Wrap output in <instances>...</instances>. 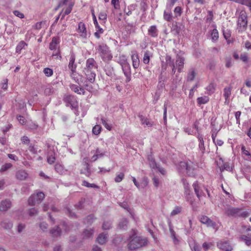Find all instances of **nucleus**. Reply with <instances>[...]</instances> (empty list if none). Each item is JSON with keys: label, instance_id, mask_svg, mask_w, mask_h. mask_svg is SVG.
<instances>
[{"label": "nucleus", "instance_id": "nucleus-1", "mask_svg": "<svg viewBox=\"0 0 251 251\" xmlns=\"http://www.w3.org/2000/svg\"><path fill=\"white\" fill-rule=\"evenodd\" d=\"M98 68V64L96 61L93 58H88L84 68L83 72L87 79L91 83H93L95 79V71Z\"/></svg>", "mask_w": 251, "mask_h": 251}, {"label": "nucleus", "instance_id": "nucleus-2", "mask_svg": "<svg viewBox=\"0 0 251 251\" xmlns=\"http://www.w3.org/2000/svg\"><path fill=\"white\" fill-rule=\"evenodd\" d=\"M130 241L128 244V248L130 250H135L145 246L148 243L146 238L136 235L134 231L132 235L129 236Z\"/></svg>", "mask_w": 251, "mask_h": 251}, {"label": "nucleus", "instance_id": "nucleus-3", "mask_svg": "<svg viewBox=\"0 0 251 251\" xmlns=\"http://www.w3.org/2000/svg\"><path fill=\"white\" fill-rule=\"evenodd\" d=\"M198 168L197 164L191 161L180 162L178 166V170L181 173L186 171V174L189 176H195L197 173Z\"/></svg>", "mask_w": 251, "mask_h": 251}, {"label": "nucleus", "instance_id": "nucleus-4", "mask_svg": "<svg viewBox=\"0 0 251 251\" xmlns=\"http://www.w3.org/2000/svg\"><path fill=\"white\" fill-rule=\"evenodd\" d=\"M225 213L228 217H244L249 216V213L246 211H243L240 208H234L230 206H227L225 208Z\"/></svg>", "mask_w": 251, "mask_h": 251}, {"label": "nucleus", "instance_id": "nucleus-5", "mask_svg": "<svg viewBox=\"0 0 251 251\" xmlns=\"http://www.w3.org/2000/svg\"><path fill=\"white\" fill-rule=\"evenodd\" d=\"M96 50L103 61L107 62L112 59L113 56L109 48L106 44L100 43L96 47Z\"/></svg>", "mask_w": 251, "mask_h": 251}, {"label": "nucleus", "instance_id": "nucleus-6", "mask_svg": "<svg viewBox=\"0 0 251 251\" xmlns=\"http://www.w3.org/2000/svg\"><path fill=\"white\" fill-rule=\"evenodd\" d=\"M63 5L67 6V7L64 10V9H63L62 10V17H61V19L62 20L64 18L66 15L69 14L72 10V8L74 5V2L72 0H63L59 3V6H62Z\"/></svg>", "mask_w": 251, "mask_h": 251}, {"label": "nucleus", "instance_id": "nucleus-7", "mask_svg": "<svg viewBox=\"0 0 251 251\" xmlns=\"http://www.w3.org/2000/svg\"><path fill=\"white\" fill-rule=\"evenodd\" d=\"M247 16L245 11H242L240 13L238 20V25L239 31H244L247 25Z\"/></svg>", "mask_w": 251, "mask_h": 251}, {"label": "nucleus", "instance_id": "nucleus-8", "mask_svg": "<svg viewBox=\"0 0 251 251\" xmlns=\"http://www.w3.org/2000/svg\"><path fill=\"white\" fill-rule=\"evenodd\" d=\"M60 40L58 37H54L52 38L51 42L50 44L49 48L52 50H54L52 56L57 55L59 52L58 44Z\"/></svg>", "mask_w": 251, "mask_h": 251}, {"label": "nucleus", "instance_id": "nucleus-9", "mask_svg": "<svg viewBox=\"0 0 251 251\" xmlns=\"http://www.w3.org/2000/svg\"><path fill=\"white\" fill-rule=\"evenodd\" d=\"M44 198L45 194L43 192L35 191L34 195H32V205L41 203Z\"/></svg>", "mask_w": 251, "mask_h": 251}, {"label": "nucleus", "instance_id": "nucleus-10", "mask_svg": "<svg viewBox=\"0 0 251 251\" xmlns=\"http://www.w3.org/2000/svg\"><path fill=\"white\" fill-rule=\"evenodd\" d=\"M77 31L80 38L86 39L87 37V31L86 26L83 22H79L77 29Z\"/></svg>", "mask_w": 251, "mask_h": 251}, {"label": "nucleus", "instance_id": "nucleus-11", "mask_svg": "<svg viewBox=\"0 0 251 251\" xmlns=\"http://www.w3.org/2000/svg\"><path fill=\"white\" fill-rule=\"evenodd\" d=\"M184 60L185 59L183 57L179 55H176V63L175 64L179 73L181 72L184 67Z\"/></svg>", "mask_w": 251, "mask_h": 251}, {"label": "nucleus", "instance_id": "nucleus-12", "mask_svg": "<svg viewBox=\"0 0 251 251\" xmlns=\"http://www.w3.org/2000/svg\"><path fill=\"white\" fill-rule=\"evenodd\" d=\"M218 248L224 251H231L232 250V246L227 241H219L217 243Z\"/></svg>", "mask_w": 251, "mask_h": 251}, {"label": "nucleus", "instance_id": "nucleus-13", "mask_svg": "<svg viewBox=\"0 0 251 251\" xmlns=\"http://www.w3.org/2000/svg\"><path fill=\"white\" fill-rule=\"evenodd\" d=\"M70 76L71 78L75 81V82L79 85H80L83 82V76L82 75H79L76 72L71 71L70 73Z\"/></svg>", "mask_w": 251, "mask_h": 251}, {"label": "nucleus", "instance_id": "nucleus-14", "mask_svg": "<svg viewBox=\"0 0 251 251\" xmlns=\"http://www.w3.org/2000/svg\"><path fill=\"white\" fill-rule=\"evenodd\" d=\"M124 58L121 60V66L125 75H128L130 73V66L129 64L127 62V59L123 56Z\"/></svg>", "mask_w": 251, "mask_h": 251}, {"label": "nucleus", "instance_id": "nucleus-15", "mask_svg": "<svg viewBox=\"0 0 251 251\" xmlns=\"http://www.w3.org/2000/svg\"><path fill=\"white\" fill-rule=\"evenodd\" d=\"M193 187L198 198L200 199L201 197L204 195V193L202 190V187L198 183V181H196L193 184Z\"/></svg>", "mask_w": 251, "mask_h": 251}, {"label": "nucleus", "instance_id": "nucleus-16", "mask_svg": "<svg viewBox=\"0 0 251 251\" xmlns=\"http://www.w3.org/2000/svg\"><path fill=\"white\" fill-rule=\"evenodd\" d=\"M182 181H183V186L185 190V194L186 195V198L188 201H190V202H192L191 200H190L189 199L191 198V191L190 190V185L188 182V181L184 179H182Z\"/></svg>", "mask_w": 251, "mask_h": 251}, {"label": "nucleus", "instance_id": "nucleus-17", "mask_svg": "<svg viewBox=\"0 0 251 251\" xmlns=\"http://www.w3.org/2000/svg\"><path fill=\"white\" fill-rule=\"evenodd\" d=\"M11 202L10 201L5 200L0 203V210L1 211H6L10 208Z\"/></svg>", "mask_w": 251, "mask_h": 251}, {"label": "nucleus", "instance_id": "nucleus-18", "mask_svg": "<svg viewBox=\"0 0 251 251\" xmlns=\"http://www.w3.org/2000/svg\"><path fill=\"white\" fill-rule=\"evenodd\" d=\"M131 59L132 61V66L134 69H137L140 65V60L138 55L136 52H134L131 55Z\"/></svg>", "mask_w": 251, "mask_h": 251}, {"label": "nucleus", "instance_id": "nucleus-19", "mask_svg": "<svg viewBox=\"0 0 251 251\" xmlns=\"http://www.w3.org/2000/svg\"><path fill=\"white\" fill-rule=\"evenodd\" d=\"M75 55L74 54H71L69 59V63L68 65V67L71 70V72L76 70L77 66L76 64L75 63Z\"/></svg>", "mask_w": 251, "mask_h": 251}, {"label": "nucleus", "instance_id": "nucleus-20", "mask_svg": "<svg viewBox=\"0 0 251 251\" xmlns=\"http://www.w3.org/2000/svg\"><path fill=\"white\" fill-rule=\"evenodd\" d=\"M27 174L25 171L21 170L18 171L16 173V177L20 180H24L27 177Z\"/></svg>", "mask_w": 251, "mask_h": 251}, {"label": "nucleus", "instance_id": "nucleus-21", "mask_svg": "<svg viewBox=\"0 0 251 251\" xmlns=\"http://www.w3.org/2000/svg\"><path fill=\"white\" fill-rule=\"evenodd\" d=\"M108 240V235L106 233H102L99 235L97 238V242L100 245L105 244Z\"/></svg>", "mask_w": 251, "mask_h": 251}, {"label": "nucleus", "instance_id": "nucleus-22", "mask_svg": "<svg viewBox=\"0 0 251 251\" xmlns=\"http://www.w3.org/2000/svg\"><path fill=\"white\" fill-rule=\"evenodd\" d=\"M242 155L244 159L251 162V153L249 150H247L245 147L242 146L241 148Z\"/></svg>", "mask_w": 251, "mask_h": 251}, {"label": "nucleus", "instance_id": "nucleus-23", "mask_svg": "<svg viewBox=\"0 0 251 251\" xmlns=\"http://www.w3.org/2000/svg\"><path fill=\"white\" fill-rule=\"evenodd\" d=\"M70 89L74 91V92L78 94H82L84 95L85 92L84 91V89L82 88L79 87L77 85L74 84H71L70 85Z\"/></svg>", "mask_w": 251, "mask_h": 251}, {"label": "nucleus", "instance_id": "nucleus-24", "mask_svg": "<svg viewBox=\"0 0 251 251\" xmlns=\"http://www.w3.org/2000/svg\"><path fill=\"white\" fill-rule=\"evenodd\" d=\"M148 34L152 37L155 38L158 36V30L156 25H151L148 29Z\"/></svg>", "mask_w": 251, "mask_h": 251}, {"label": "nucleus", "instance_id": "nucleus-25", "mask_svg": "<svg viewBox=\"0 0 251 251\" xmlns=\"http://www.w3.org/2000/svg\"><path fill=\"white\" fill-rule=\"evenodd\" d=\"M50 233L53 237H58L61 235V229L57 226L50 230Z\"/></svg>", "mask_w": 251, "mask_h": 251}, {"label": "nucleus", "instance_id": "nucleus-26", "mask_svg": "<svg viewBox=\"0 0 251 251\" xmlns=\"http://www.w3.org/2000/svg\"><path fill=\"white\" fill-rule=\"evenodd\" d=\"M139 117L142 125H145L148 127H151L153 125V122L145 118L144 116L141 115Z\"/></svg>", "mask_w": 251, "mask_h": 251}, {"label": "nucleus", "instance_id": "nucleus-27", "mask_svg": "<svg viewBox=\"0 0 251 251\" xmlns=\"http://www.w3.org/2000/svg\"><path fill=\"white\" fill-rule=\"evenodd\" d=\"M55 171L59 174L63 175L66 173L67 170L60 164H56L54 166Z\"/></svg>", "mask_w": 251, "mask_h": 251}, {"label": "nucleus", "instance_id": "nucleus-28", "mask_svg": "<svg viewBox=\"0 0 251 251\" xmlns=\"http://www.w3.org/2000/svg\"><path fill=\"white\" fill-rule=\"evenodd\" d=\"M93 234L94 230L93 229H85L83 233V238L88 239L91 238L93 237Z\"/></svg>", "mask_w": 251, "mask_h": 251}, {"label": "nucleus", "instance_id": "nucleus-29", "mask_svg": "<svg viewBox=\"0 0 251 251\" xmlns=\"http://www.w3.org/2000/svg\"><path fill=\"white\" fill-rule=\"evenodd\" d=\"M215 84L214 82H211L206 87V90L207 94L208 95H211L215 92Z\"/></svg>", "mask_w": 251, "mask_h": 251}, {"label": "nucleus", "instance_id": "nucleus-30", "mask_svg": "<svg viewBox=\"0 0 251 251\" xmlns=\"http://www.w3.org/2000/svg\"><path fill=\"white\" fill-rule=\"evenodd\" d=\"M197 74L194 69H190L187 75V80L192 81L194 79Z\"/></svg>", "mask_w": 251, "mask_h": 251}, {"label": "nucleus", "instance_id": "nucleus-31", "mask_svg": "<svg viewBox=\"0 0 251 251\" xmlns=\"http://www.w3.org/2000/svg\"><path fill=\"white\" fill-rule=\"evenodd\" d=\"M198 140L199 141V148L201 152L203 153L205 151V147L204 146V141L203 139V137L201 135H199L198 136Z\"/></svg>", "mask_w": 251, "mask_h": 251}, {"label": "nucleus", "instance_id": "nucleus-32", "mask_svg": "<svg viewBox=\"0 0 251 251\" xmlns=\"http://www.w3.org/2000/svg\"><path fill=\"white\" fill-rule=\"evenodd\" d=\"M209 100V98L207 96H203L199 97L197 99V102L199 104L201 105L202 104H205L207 103Z\"/></svg>", "mask_w": 251, "mask_h": 251}, {"label": "nucleus", "instance_id": "nucleus-33", "mask_svg": "<svg viewBox=\"0 0 251 251\" xmlns=\"http://www.w3.org/2000/svg\"><path fill=\"white\" fill-rule=\"evenodd\" d=\"M231 88L230 87H225L224 89V95L226 100H227L231 95Z\"/></svg>", "mask_w": 251, "mask_h": 251}, {"label": "nucleus", "instance_id": "nucleus-34", "mask_svg": "<svg viewBox=\"0 0 251 251\" xmlns=\"http://www.w3.org/2000/svg\"><path fill=\"white\" fill-rule=\"evenodd\" d=\"M148 159L149 161L150 166L152 168H158L157 164L155 161V159L151 155H149L148 156Z\"/></svg>", "mask_w": 251, "mask_h": 251}, {"label": "nucleus", "instance_id": "nucleus-35", "mask_svg": "<svg viewBox=\"0 0 251 251\" xmlns=\"http://www.w3.org/2000/svg\"><path fill=\"white\" fill-rule=\"evenodd\" d=\"M211 37L212 41L215 42L219 38V33L216 29H214L211 31Z\"/></svg>", "mask_w": 251, "mask_h": 251}, {"label": "nucleus", "instance_id": "nucleus-36", "mask_svg": "<svg viewBox=\"0 0 251 251\" xmlns=\"http://www.w3.org/2000/svg\"><path fill=\"white\" fill-rule=\"evenodd\" d=\"M94 216L91 214L88 215L84 220V223L88 225H91L94 221Z\"/></svg>", "mask_w": 251, "mask_h": 251}, {"label": "nucleus", "instance_id": "nucleus-37", "mask_svg": "<svg viewBox=\"0 0 251 251\" xmlns=\"http://www.w3.org/2000/svg\"><path fill=\"white\" fill-rule=\"evenodd\" d=\"M165 60L167 65L169 66L170 67H172L175 65L174 59H173L170 55H167L166 56Z\"/></svg>", "mask_w": 251, "mask_h": 251}, {"label": "nucleus", "instance_id": "nucleus-38", "mask_svg": "<svg viewBox=\"0 0 251 251\" xmlns=\"http://www.w3.org/2000/svg\"><path fill=\"white\" fill-rule=\"evenodd\" d=\"M220 170L221 172H223L224 170H226L228 171H231L232 170V167L229 165V164L228 163H225L223 164V166L220 167Z\"/></svg>", "mask_w": 251, "mask_h": 251}, {"label": "nucleus", "instance_id": "nucleus-39", "mask_svg": "<svg viewBox=\"0 0 251 251\" xmlns=\"http://www.w3.org/2000/svg\"><path fill=\"white\" fill-rule=\"evenodd\" d=\"M150 55L151 53L149 51H146L144 52V56H143V62L145 64H148L150 62Z\"/></svg>", "mask_w": 251, "mask_h": 251}, {"label": "nucleus", "instance_id": "nucleus-40", "mask_svg": "<svg viewBox=\"0 0 251 251\" xmlns=\"http://www.w3.org/2000/svg\"><path fill=\"white\" fill-rule=\"evenodd\" d=\"M241 239L244 242L247 246L251 245V237H248L246 235H243L241 236Z\"/></svg>", "mask_w": 251, "mask_h": 251}, {"label": "nucleus", "instance_id": "nucleus-41", "mask_svg": "<svg viewBox=\"0 0 251 251\" xmlns=\"http://www.w3.org/2000/svg\"><path fill=\"white\" fill-rule=\"evenodd\" d=\"M213 246V244L211 242L207 243V242H205L202 245V247L203 248L204 251H207Z\"/></svg>", "mask_w": 251, "mask_h": 251}, {"label": "nucleus", "instance_id": "nucleus-42", "mask_svg": "<svg viewBox=\"0 0 251 251\" xmlns=\"http://www.w3.org/2000/svg\"><path fill=\"white\" fill-rule=\"evenodd\" d=\"M101 129V127L100 125H97L93 127L92 132L93 134L98 135L100 133Z\"/></svg>", "mask_w": 251, "mask_h": 251}, {"label": "nucleus", "instance_id": "nucleus-43", "mask_svg": "<svg viewBox=\"0 0 251 251\" xmlns=\"http://www.w3.org/2000/svg\"><path fill=\"white\" fill-rule=\"evenodd\" d=\"M128 221L126 219H122L119 224V227L120 228L125 229L127 226Z\"/></svg>", "mask_w": 251, "mask_h": 251}, {"label": "nucleus", "instance_id": "nucleus-44", "mask_svg": "<svg viewBox=\"0 0 251 251\" xmlns=\"http://www.w3.org/2000/svg\"><path fill=\"white\" fill-rule=\"evenodd\" d=\"M26 44L23 41L20 42L16 47V52L20 53L21 50L26 46Z\"/></svg>", "mask_w": 251, "mask_h": 251}, {"label": "nucleus", "instance_id": "nucleus-45", "mask_svg": "<svg viewBox=\"0 0 251 251\" xmlns=\"http://www.w3.org/2000/svg\"><path fill=\"white\" fill-rule=\"evenodd\" d=\"M181 210H182V208L181 207L176 206L171 212V215L172 216H175V215L180 213L181 211Z\"/></svg>", "mask_w": 251, "mask_h": 251}, {"label": "nucleus", "instance_id": "nucleus-46", "mask_svg": "<svg viewBox=\"0 0 251 251\" xmlns=\"http://www.w3.org/2000/svg\"><path fill=\"white\" fill-rule=\"evenodd\" d=\"M148 182L146 179L144 178L143 179L138 186V188L139 189H142L145 188L148 185Z\"/></svg>", "mask_w": 251, "mask_h": 251}, {"label": "nucleus", "instance_id": "nucleus-47", "mask_svg": "<svg viewBox=\"0 0 251 251\" xmlns=\"http://www.w3.org/2000/svg\"><path fill=\"white\" fill-rule=\"evenodd\" d=\"M53 154V153H51L50 154L48 155L47 161L50 164H53L55 161V158Z\"/></svg>", "mask_w": 251, "mask_h": 251}, {"label": "nucleus", "instance_id": "nucleus-48", "mask_svg": "<svg viewBox=\"0 0 251 251\" xmlns=\"http://www.w3.org/2000/svg\"><path fill=\"white\" fill-rule=\"evenodd\" d=\"M12 165L11 163H5V164L3 165L0 169V172H4L7 170L8 169H10L11 167H12Z\"/></svg>", "mask_w": 251, "mask_h": 251}, {"label": "nucleus", "instance_id": "nucleus-49", "mask_svg": "<svg viewBox=\"0 0 251 251\" xmlns=\"http://www.w3.org/2000/svg\"><path fill=\"white\" fill-rule=\"evenodd\" d=\"M125 175L123 173H120L117 175L115 178V181L116 182H120L122 181L124 178Z\"/></svg>", "mask_w": 251, "mask_h": 251}, {"label": "nucleus", "instance_id": "nucleus-50", "mask_svg": "<svg viewBox=\"0 0 251 251\" xmlns=\"http://www.w3.org/2000/svg\"><path fill=\"white\" fill-rule=\"evenodd\" d=\"M111 227V223L110 221H104L102 224V228L103 230L109 229Z\"/></svg>", "mask_w": 251, "mask_h": 251}, {"label": "nucleus", "instance_id": "nucleus-51", "mask_svg": "<svg viewBox=\"0 0 251 251\" xmlns=\"http://www.w3.org/2000/svg\"><path fill=\"white\" fill-rule=\"evenodd\" d=\"M101 121L102 125L107 129L108 130H111V126L109 124H108L107 121L106 119H104L103 118H101Z\"/></svg>", "mask_w": 251, "mask_h": 251}, {"label": "nucleus", "instance_id": "nucleus-52", "mask_svg": "<svg viewBox=\"0 0 251 251\" xmlns=\"http://www.w3.org/2000/svg\"><path fill=\"white\" fill-rule=\"evenodd\" d=\"M99 19L104 23L105 21L107 19V14L106 13L104 12H100L99 15Z\"/></svg>", "mask_w": 251, "mask_h": 251}, {"label": "nucleus", "instance_id": "nucleus-53", "mask_svg": "<svg viewBox=\"0 0 251 251\" xmlns=\"http://www.w3.org/2000/svg\"><path fill=\"white\" fill-rule=\"evenodd\" d=\"M1 226L5 229H10L13 226V224L10 222H4L2 223Z\"/></svg>", "mask_w": 251, "mask_h": 251}, {"label": "nucleus", "instance_id": "nucleus-54", "mask_svg": "<svg viewBox=\"0 0 251 251\" xmlns=\"http://www.w3.org/2000/svg\"><path fill=\"white\" fill-rule=\"evenodd\" d=\"M44 73L47 76H50L53 74V71L49 68H46L44 70Z\"/></svg>", "mask_w": 251, "mask_h": 251}, {"label": "nucleus", "instance_id": "nucleus-55", "mask_svg": "<svg viewBox=\"0 0 251 251\" xmlns=\"http://www.w3.org/2000/svg\"><path fill=\"white\" fill-rule=\"evenodd\" d=\"M93 10H92V16H93V21H94V24L95 25L96 28L97 29H99L100 28H101L100 26V25H99L98 23L97 20V19H96V17L94 13L93 12Z\"/></svg>", "mask_w": 251, "mask_h": 251}, {"label": "nucleus", "instance_id": "nucleus-56", "mask_svg": "<svg viewBox=\"0 0 251 251\" xmlns=\"http://www.w3.org/2000/svg\"><path fill=\"white\" fill-rule=\"evenodd\" d=\"M191 251H202L201 248L198 243H195L192 247H191Z\"/></svg>", "mask_w": 251, "mask_h": 251}, {"label": "nucleus", "instance_id": "nucleus-57", "mask_svg": "<svg viewBox=\"0 0 251 251\" xmlns=\"http://www.w3.org/2000/svg\"><path fill=\"white\" fill-rule=\"evenodd\" d=\"M226 68H230L232 66V59L231 57H227L226 59Z\"/></svg>", "mask_w": 251, "mask_h": 251}, {"label": "nucleus", "instance_id": "nucleus-58", "mask_svg": "<svg viewBox=\"0 0 251 251\" xmlns=\"http://www.w3.org/2000/svg\"><path fill=\"white\" fill-rule=\"evenodd\" d=\"M244 170L247 173L251 174V164H245L244 167Z\"/></svg>", "mask_w": 251, "mask_h": 251}, {"label": "nucleus", "instance_id": "nucleus-59", "mask_svg": "<svg viewBox=\"0 0 251 251\" xmlns=\"http://www.w3.org/2000/svg\"><path fill=\"white\" fill-rule=\"evenodd\" d=\"M111 4L113 5L115 9H119L120 8L119 0H112Z\"/></svg>", "mask_w": 251, "mask_h": 251}, {"label": "nucleus", "instance_id": "nucleus-60", "mask_svg": "<svg viewBox=\"0 0 251 251\" xmlns=\"http://www.w3.org/2000/svg\"><path fill=\"white\" fill-rule=\"evenodd\" d=\"M209 219H210L206 216H202L200 218V222L203 224H206L208 222Z\"/></svg>", "mask_w": 251, "mask_h": 251}, {"label": "nucleus", "instance_id": "nucleus-61", "mask_svg": "<svg viewBox=\"0 0 251 251\" xmlns=\"http://www.w3.org/2000/svg\"><path fill=\"white\" fill-rule=\"evenodd\" d=\"M82 185L86 186L87 187L95 188L97 187V185L95 184H90L85 180L83 181Z\"/></svg>", "mask_w": 251, "mask_h": 251}, {"label": "nucleus", "instance_id": "nucleus-62", "mask_svg": "<svg viewBox=\"0 0 251 251\" xmlns=\"http://www.w3.org/2000/svg\"><path fill=\"white\" fill-rule=\"evenodd\" d=\"M103 32V30L102 28H100L99 29H97V31L95 32L94 35L96 38L99 39L100 38V35Z\"/></svg>", "mask_w": 251, "mask_h": 251}, {"label": "nucleus", "instance_id": "nucleus-63", "mask_svg": "<svg viewBox=\"0 0 251 251\" xmlns=\"http://www.w3.org/2000/svg\"><path fill=\"white\" fill-rule=\"evenodd\" d=\"M164 18L167 21H170L172 19L171 14L169 12H164Z\"/></svg>", "mask_w": 251, "mask_h": 251}, {"label": "nucleus", "instance_id": "nucleus-64", "mask_svg": "<svg viewBox=\"0 0 251 251\" xmlns=\"http://www.w3.org/2000/svg\"><path fill=\"white\" fill-rule=\"evenodd\" d=\"M74 99V97L71 95L67 96L64 98V100L70 103V104L72 105V100Z\"/></svg>", "mask_w": 251, "mask_h": 251}]
</instances>
